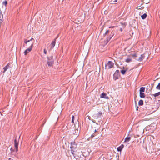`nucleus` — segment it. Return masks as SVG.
<instances>
[{
  "label": "nucleus",
  "mask_w": 160,
  "mask_h": 160,
  "mask_svg": "<svg viewBox=\"0 0 160 160\" xmlns=\"http://www.w3.org/2000/svg\"><path fill=\"white\" fill-rule=\"evenodd\" d=\"M119 71L118 70H117L116 71V73H119Z\"/></svg>",
  "instance_id": "cd10ccee"
},
{
  "label": "nucleus",
  "mask_w": 160,
  "mask_h": 160,
  "mask_svg": "<svg viewBox=\"0 0 160 160\" xmlns=\"http://www.w3.org/2000/svg\"><path fill=\"white\" fill-rule=\"evenodd\" d=\"M91 137H94V135H92L91 136Z\"/></svg>",
  "instance_id": "f704fd0d"
},
{
  "label": "nucleus",
  "mask_w": 160,
  "mask_h": 160,
  "mask_svg": "<svg viewBox=\"0 0 160 160\" xmlns=\"http://www.w3.org/2000/svg\"><path fill=\"white\" fill-rule=\"evenodd\" d=\"M33 47V44L32 43L31 44L30 46L28 48L26 49L24 51V55L26 56L28 52H30L32 51V49Z\"/></svg>",
  "instance_id": "f03ea898"
},
{
  "label": "nucleus",
  "mask_w": 160,
  "mask_h": 160,
  "mask_svg": "<svg viewBox=\"0 0 160 160\" xmlns=\"http://www.w3.org/2000/svg\"><path fill=\"white\" fill-rule=\"evenodd\" d=\"M120 31H121V32H122V28H121L120 29Z\"/></svg>",
  "instance_id": "72a5a7b5"
},
{
  "label": "nucleus",
  "mask_w": 160,
  "mask_h": 160,
  "mask_svg": "<svg viewBox=\"0 0 160 160\" xmlns=\"http://www.w3.org/2000/svg\"><path fill=\"white\" fill-rule=\"evenodd\" d=\"M44 53L45 54H47V52L45 49H44Z\"/></svg>",
  "instance_id": "a878e982"
},
{
  "label": "nucleus",
  "mask_w": 160,
  "mask_h": 160,
  "mask_svg": "<svg viewBox=\"0 0 160 160\" xmlns=\"http://www.w3.org/2000/svg\"><path fill=\"white\" fill-rule=\"evenodd\" d=\"M138 54L136 52H135L133 54H131L130 55L133 57L135 59L136 57L138 56Z\"/></svg>",
  "instance_id": "9b49d317"
},
{
  "label": "nucleus",
  "mask_w": 160,
  "mask_h": 160,
  "mask_svg": "<svg viewBox=\"0 0 160 160\" xmlns=\"http://www.w3.org/2000/svg\"><path fill=\"white\" fill-rule=\"evenodd\" d=\"M114 66V63L110 61H109L105 65L106 69H109L113 68Z\"/></svg>",
  "instance_id": "f257e3e1"
},
{
  "label": "nucleus",
  "mask_w": 160,
  "mask_h": 160,
  "mask_svg": "<svg viewBox=\"0 0 160 160\" xmlns=\"http://www.w3.org/2000/svg\"><path fill=\"white\" fill-rule=\"evenodd\" d=\"M109 32V30H108L107 31H106L105 33V34H107V33H108V32Z\"/></svg>",
  "instance_id": "bb28decb"
},
{
  "label": "nucleus",
  "mask_w": 160,
  "mask_h": 160,
  "mask_svg": "<svg viewBox=\"0 0 160 160\" xmlns=\"http://www.w3.org/2000/svg\"><path fill=\"white\" fill-rule=\"evenodd\" d=\"M117 0H115V1H113V2H117Z\"/></svg>",
  "instance_id": "473e14b6"
},
{
  "label": "nucleus",
  "mask_w": 160,
  "mask_h": 160,
  "mask_svg": "<svg viewBox=\"0 0 160 160\" xmlns=\"http://www.w3.org/2000/svg\"><path fill=\"white\" fill-rule=\"evenodd\" d=\"M138 104L140 106L142 105L143 104V101L142 100H140L138 102Z\"/></svg>",
  "instance_id": "f3484780"
},
{
  "label": "nucleus",
  "mask_w": 160,
  "mask_h": 160,
  "mask_svg": "<svg viewBox=\"0 0 160 160\" xmlns=\"http://www.w3.org/2000/svg\"><path fill=\"white\" fill-rule=\"evenodd\" d=\"M131 61H132L131 59L129 58H127V59H126L125 60V61L128 63H129V62H131Z\"/></svg>",
  "instance_id": "412c9836"
},
{
  "label": "nucleus",
  "mask_w": 160,
  "mask_h": 160,
  "mask_svg": "<svg viewBox=\"0 0 160 160\" xmlns=\"http://www.w3.org/2000/svg\"><path fill=\"white\" fill-rule=\"evenodd\" d=\"M78 160H83L80 157V158H79Z\"/></svg>",
  "instance_id": "c85d7f7f"
},
{
  "label": "nucleus",
  "mask_w": 160,
  "mask_h": 160,
  "mask_svg": "<svg viewBox=\"0 0 160 160\" xmlns=\"http://www.w3.org/2000/svg\"><path fill=\"white\" fill-rule=\"evenodd\" d=\"M9 160H13V159L10 160L11 159V158H9Z\"/></svg>",
  "instance_id": "c9c22d12"
},
{
  "label": "nucleus",
  "mask_w": 160,
  "mask_h": 160,
  "mask_svg": "<svg viewBox=\"0 0 160 160\" xmlns=\"http://www.w3.org/2000/svg\"><path fill=\"white\" fill-rule=\"evenodd\" d=\"M9 65L10 64L8 63L3 68V69L4 70V71L3 72V73H4L9 68Z\"/></svg>",
  "instance_id": "9d476101"
},
{
  "label": "nucleus",
  "mask_w": 160,
  "mask_h": 160,
  "mask_svg": "<svg viewBox=\"0 0 160 160\" xmlns=\"http://www.w3.org/2000/svg\"><path fill=\"white\" fill-rule=\"evenodd\" d=\"M79 130L78 129H75L74 131H72V133L73 136L74 137H77L79 135Z\"/></svg>",
  "instance_id": "7ed1b4c3"
},
{
  "label": "nucleus",
  "mask_w": 160,
  "mask_h": 160,
  "mask_svg": "<svg viewBox=\"0 0 160 160\" xmlns=\"http://www.w3.org/2000/svg\"><path fill=\"white\" fill-rule=\"evenodd\" d=\"M100 98H104L106 99H109V98L107 95V94L104 92L102 93L100 96Z\"/></svg>",
  "instance_id": "6e6552de"
},
{
  "label": "nucleus",
  "mask_w": 160,
  "mask_h": 160,
  "mask_svg": "<svg viewBox=\"0 0 160 160\" xmlns=\"http://www.w3.org/2000/svg\"><path fill=\"white\" fill-rule=\"evenodd\" d=\"M84 152H83L82 153V154L83 156H85V155L87 156L88 155V154L85 155L83 153Z\"/></svg>",
  "instance_id": "c756f323"
},
{
  "label": "nucleus",
  "mask_w": 160,
  "mask_h": 160,
  "mask_svg": "<svg viewBox=\"0 0 160 160\" xmlns=\"http://www.w3.org/2000/svg\"><path fill=\"white\" fill-rule=\"evenodd\" d=\"M74 116H72V122H74Z\"/></svg>",
  "instance_id": "393cba45"
},
{
  "label": "nucleus",
  "mask_w": 160,
  "mask_h": 160,
  "mask_svg": "<svg viewBox=\"0 0 160 160\" xmlns=\"http://www.w3.org/2000/svg\"><path fill=\"white\" fill-rule=\"evenodd\" d=\"M127 71V70H122L121 71V72L122 73V74L123 75H124V74H125L126 71Z\"/></svg>",
  "instance_id": "5701e85b"
},
{
  "label": "nucleus",
  "mask_w": 160,
  "mask_h": 160,
  "mask_svg": "<svg viewBox=\"0 0 160 160\" xmlns=\"http://www.w3.org/2000/svg\"><path fill=\"white\" fill-rule=\"evenodd\" d=\"M102 115V112L101 111H99L98 113L94 115V118L97 119L98 118L101 117Z\"/></svg>",
  "instance_id": "423d86ee"
},
{
  "label": "nucleus",
  "mask_w": 160,
  "mask_h": 160,
  "mask_svg": "<svg viewBox=\"0 0 160 160\" xmlns=\"http://www.w3.org/2000/svg\"><path fill=\"white\" fill-rule=\"evenodd\" d=\"M72 152H75L77 151V145L75 144H72L71 146Z\"/></svg>",
  "instance_id": "39448f33"
},
{
  "label": "nucleus",
  "mask_w": 160,
  "mask_h": 160,
  "mask_svg": "<svg viewBox=\"0 0 160 160\" xmlns=\"http://www.w3.org/2000/svg\"><path fill=\"white\" fill-rule=\"evenodd\" d=\"M147 16V15L144 13L143 15L141 16V18L142 19H145Z\"/></svg>",
  "instance_id": "6ab92c4d"
},
{
  "label": "nucleus",
  "mask_w": 160,
  "mask_h": 160,
  "mask_svg": "<svg viewBox=\"0 0 160 160\" xmlns=\"http://www.w3.org/2000/svg\"><path fill=\"white\" fill-rule=\"evenodd\" d=\"M30 40H27L26 39H25L24 41V42L25 44H27L28 42H29Z\"/></svg>",
  "instance_id": "b1692460"
},
{
  "label": "nucleus",
  "mask_w": 160,
  "mask_h": 160,
  "mask_svg": "<svg viewBox=\"0 0 160 160\" xmlns=\"http://www.w3.org/2000/svg\"><path fill=\"white\" fill-rule=\"evenodd\" d=\"M160 95V92H158L157 93L155 94H151L152 96H153L154 97H156L157 96H159Z\"/></svg>",
  "instance_id": "4468645a"
},
{
  "label": "nucleus",
  "mask_w": 160,
  "mask_h": 160,
  "mask_svg": "<svg viewBox=\"0 0 160 160\" xmlns=\"http://www.w3.org/2000/svg\"><path fill=\"white\" fill-rule=\"evenodd\" d=\"M156 88L158 90H160V82L158 83V85L157 86Z\"/></svg>",
  "instance_id": "4be33fe9"
},
{
  "label": "nucleus",
  "mask_w": 160,
  "mask_h": 160,
  "mask_svg": "<svg viewBox=\"0 0 160 160\" xmlns=\"http://www.w3.org/2000/svg\"><path fill=\"white\" fill-rule=\"evenodd\" d=\"M2 4L3 5H5V7H6L7 4V1L6 0H5L2 2Z\"/></svg>",
  "instance_id": "aec40b11"
},
{
  "label": "nucleus",
  "mask_w": 160,
  "mask_h": 160,
  "mask_svg": "<svg viewBox=\"0 0 160 160\" xmlns=\"http://www.w3.org/2000/svg\"><path fill=\"white\" fill-rule=\"evenodd\" d=\"M14 147L16 149V152H18V142L17 141V140L16 139L14 140Z\"/></svg>",
  "instance_id": "1a4fd4ad"
},
{
  "label": "nucleus",
  "mask_w": 160,
  "mask_h": 160,
  "mask_svg": "<svg viewBox=\"0 0 160 160\" xmlns=\"http://www.w3.org/2000/svg\"><path fill=\"white\" fill-rule=\"evenodd\" d=\"M140 96L141 98H144L145 97L144 93L142 92H140Z\"/></svg>",
  "instance_id": "dca6fc26"
},
{
  "label": "nucleus",
  "mask_w": 160,
  "mask_h": 160,
  "mask_svg": "<svg viewBox=\"0 0 160 160\" xmlns=\"http://www.w3.org/2000/svg\"><path fill=\"white\" fill-rule=\"evenodd\" d=\"M114 26H112V27H109V28H114Z\"/></svg>",
  "instance_id": "2f4dec72"
},
{
  "label": "nucleus",
  "mask_w": 160,
  "mask_h": 160,
  "mask_svg": "<svg viewBox=\"0 0 160 160\" xmlns=\"http://www.w3.org/2000/svg\"><path fill=\"white\" fill-rule=\"evenodd\" d=\"M124 147L123 144L121 145L120 146L117 148V149L118 151H121Z\"/></svg>",
  "instance_id": "f8f14e48"
},
{
  "label": "nucleus",
  "mask_w": 160,
  "mask_h": 160,
  "mask_svg": "<svg viewBox=\"0 0 160 160\" xmlns=\"http://www.w3.org/2000/svg\"><path fill=\"white\" fill-rule=\"evenodd\" d=\"M131 139V138L130 137H126L125 138L124 140V142H129Z\"/></svg>",
  "instance_id": "2eb2a0df"
},
{
  "label": "nucleus",
  "mask_w": 160,
  "mask_h": 160,
  "mask_svg": "<svg viewBox=\"0 0 160 160\" xmlns=\"http://www.w3.org/2000/svg\"><path fill=\"white\" fill-rule=\"evenodd\" d=\"M145 90V88L143 87H142L140 88V92H144Z\"/></svg>",
  "instance_id": "a211bd4d"
},
{
  "label": "nucleus",
  "mask_w": 160,
  "mask_h": 160,
  "mask_svg": "<svg viewBox=\"0 0 160 160\" xmlns=\"http://www.w3.org/2000/svg\"><path fill=\"white\" fill-rule=\"evenodd\" d=\"M34 40V39L33 38H32L30 40V41H32V40Z\"/></svg>",
  "instance_id": "7c9ffc66"
},
{
  "label": "nucleus",
  "mask_w": 160,
  "mask_h": 160,
  "mask_svg": "<svg viewBox=\"0 0 160 160\" xmlns=\"http://www.w3.org/2000/svg\"><path fill=\"white\" fill-rule=\"evenodd\" d=\"M56 38L53 41H52L50 44V49H49V50L52 49V48H53L55 46V43H56Z\"/></svg>",
  "instance_id": "0eeeda50"
},
{
  "label": "nucleus",
  "mask_w": 160,
  "mask_h": 160,
  "mask_svg": "<svg viewBox=\"0 0 160 160\" xmlns=\"http://www.w3.org/2000/svg\"><path fill=\"white\" fill-rule=\"evenodd\" d=\"M51 59H48L47 62V63L48 65L50 67L52 66L53 61L52 60V57H50Z\"/></svg>",
  "instance_id": "20e7f679"
},
{
  "label": "nucleus",
  "mask_w": 160,
  "mask_h": 160,
  "mask_svg": "<svg viewBox=\"0 0 160 160\" xmlns=\"http://www.w3.org/2000/svg\"><path fill=\"white\" fill-rule=\"evenodd\" d=\"M144 57V54H142L141 55L140 57L138 59V60L139 61H142Z\"/></svg>",
  "instance_id": "ddd939ff"
}]
</instances>
